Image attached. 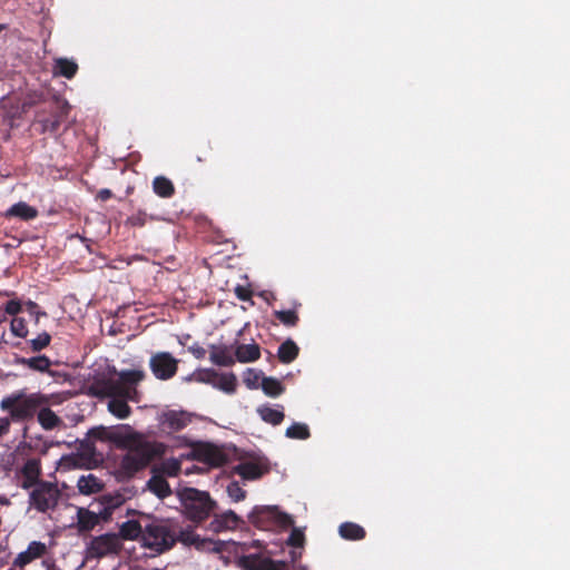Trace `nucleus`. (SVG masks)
Instances as JSON below:
<instances>
[{
	"label": "nucleus",
	"mask_w": 570,
	"mask_h": 570,
	"mask_svg": "<svg viewBox=\"0 0 570 570\" xmlns=\"http://www.w3.org/2000/svg\"><path fill=\"white\" fill-rule=\"evenodd\" d=\"M128 436L120 440L118 449L126 450L119 463V475L122 479H131L138 472L146 469L155 459L161 458L166 452V445L157 441H148L130 425H125Z\"/></svg>",
	"instance_id": "f257e3e1"
},
{
	"label": "nucleus",
	"mask_w": 570,
	"mask_h": 570,
	"mask_svg": "<svg viewBox=\"0 0 570 570\" xmlns=\"http://www.w3.org/2000/svg\"><path fill=\"white\" fill-rule=\"evenodd\" d=\"M47 402V395L26 390H17L3 396L0 401V410L13 420V423L32 422L38 413L39 406Z\"/></svg>",
	"instance_id": "f03ea898"
},
{
	"label": "nucleus",
	"mask_w": 570,
	"mask_h": 570,
	"mask_svg": "<svg viewBox=\"0 0 570 570\" xmlns=\"http://www.w3.org/2000/svg\"><path fill=\"white\" fill-rule=\"evenodd\" d=\"M146 373L142 370H122L118 373V379L101 377L95 380L89 386V392L94 396H122L130 397L136 394L134 387L144 381Z\"/></svg>",
	"instance_id": "7ed1b4c3"
},
{
	"label": "nucleus",
	"mask_w": 570,
	"mask_h": 570,
	"mask_svg": "<svg viewBox=\"0 0 570 570\" xmlns=\"http://www.w3.org/2000/svg\"><path fill=\"white\" fill-rule=\"evenodd\" d=\"M179 499L186 517L197 523L206 520L215 508V502L208 492L195 488L183 489L179 492Z\"/></svg>",
	"instance_id": "20e7f679"
},
{
	"label": "nucleus",
	"mask_w": 570,
	"mask_h": 570,
	"mask_svg": "<svg viewBox=\"0 0 570 570\" xmlns=\"http://www.w3.org/2000/svg\"><path fill=\"white\" fill-rule=\"evenodd\" d=\"M176 543V528L165 521L154 520L145 525L141 544L156 553L170 550Z\"/></svg>",
	"instance_id": "39448f33"
},
{
	"label": "nucleus",
	"mask_w": 570,
	"mask_h": 570,
	"mask_svg": "<svg viewBox=\"0 0 570 570\" xmlns=\"http://www.w3.org/2000/svg\"><path fill=\"white\" fill-rule=\"evenodd\" d=\"M248 520L261 530L287 529L294 524L293 518L277 505H256L248 514Z\"/></svg>",
	"instance_id": "423d86ee"
},
{
	"label": "nucleus",
	"mask_w": 570,
	"mask_h": 570,
	"mask_svg": "<svg viewBox=\"0 0 570 570\" xmlns=\"http://www.w3.org/2000/svg\"><path fill=\"white\" fill-rule=\"evenodd\" d=\"M61 492L56 483L42 481L29 493V505L38 512L46 513L55 510L60 500Z\"/></svg>",
	"instance_id": "0eeeda50"
},
{
	"label": "nucleus",
	"mask_w": 570,
	"mask_h": 570,
	"mask_svg": "<svg viewBox=\"0 0 570 570\" xmlns=\"http://www.w3.org/2000/svg\"><path fill=\"white\" fill-rule=\"evenodd\" d=\"M70 109L68 101L55 98L47 108L39 110L37 122L41 125V132H56L68 117Z\"/></svg>",
	"instance_id": "6e6552de"
},
{
	"label": "nucleus",
	"mask_w": 570,
	"mask_h": 570,
	"mask_svg": "<svg viewBox=\"0 0 570 570\" xmlns=\"http://www.w3.org/2000/svg\"><path fill=\"white\" fill-rule=\"evenodd\" d=\"M179 360L169 352H157L150 356L149 367L159 381H168L178 372Z\"/></svg>",
	"instance_id": "1a4fd4ad"
},
{
	"label": "nucleus",
	"mask_w": 570,
	"mask_h": 570,
	"mask_svg": "<svg viewBox=\"0 0 570 570\" xmlns=\"http://www.w3.org/2000/svg\"><path fill=\"white\" fill-rule=\"evenodd\" d=\"M193 458L199 462L220 466L226 462V455L216 445L207 442H195L191 444Z\"/></svg>",
	"instance_id": "9d476101"
},
{
	"label": "nucleus",
	"mask_w": 570,
	"mask_h": 570,
	"mask_svg": "<svg viewBox=\"0 0 570 570\" xmlns=\"http://www.w3.org/2000/svg\"><path fill=\"white\" fill-rule=\"evenodd\" d=\"M121 549V542L116 533H105L95 537L89 544L88 551L91 557L104 558L109 554L118 553Z\"/></svg>",
	"instance_id": "9b49d317"
},
{
	"label": "nucleus",
	"mask_w": 570,
	"mask_h": 570,
	"mask_svg": "<svg viewBox=\"0 0 570 570\" xmlns=\"http://www.w3.org/2000/svg\"><path fill=\"white\" fill-rule=\"evenodd\" d=\"M176 542L186 547H195L200 551L218 550L217 542L212 539L200 538L191 525L176 529Z\"/></svg>",
	"instance_id": "f8f14e48"
},
{
	"label": "nucleus",
	"mask_w": 570,
	"mask_h": 570,
	"mask_svg": "<svg viewBox=\"0 0 570 570\" xmlns=\"http://www.w3.org/2000/svg\"><path fill=\"white\" fill-rule=\"evenodd\" d=\"M40 460L36 458L28 459L20 469V488H22L23 490L35 489L36 487H38L39 483H42L43 481L40 480Z\"/></svg>",
	"instance_id": "ddd939ff"
},
{
	"label": "nucleus",
	"mask_w": 570,
	"mask_h": 570,
	"mask_svg": "<svg viewBox=\"0 0 570 570\" xmlns=\"http://www.w3.org/2000/svg\"><path fill=\"white\" fill-rule=\"evenodd\" d=\"M47 552L48 548L46 543L41 541H31L24 551L17 554L12 561V568L22 570L35 560L43 558Z\"/></svg>",
	"instance_id": "4468645a"
},
{
	"label": "nucleus",
	"mask_w": 570,
	"mask_h": 570,
	"mask_svg": "<svg viewBox=\"0 0 570 570\" xmlns=\"http://www.w3.org/2000/svg\"><path fill=\"white\" fill-rule=\"evenodd\" d=\"M233 471L245 480H256L267 473L269 466L265 461H247L234 466Z\"/></svg>",
	"instance_id": "2eb2a0df"
},
{
	"label": "nucleus",
	"mask_w": 570,
	"mask_h": 570,
	"mask_svg": "<svg viewBox=\"0 0 570 570\" xmlns=\"http://www.w3.org/2000/svg\"><path fill=\"white\" fill-rule=\"evenodd\" d=\"M125 425L118 428H94L90 430L89 435L100 441H110L119 448L121 444L120 440H125L128 436V430L125 429Z\"/></svg>",
	"instance_id": "dca6fc26"
},
{
	"label": "nucleus",
	"mask_w": 570,
	"mask_h": 570,
	"mask_svg": "<svg viewBox=\"0 0 570 570\" xmlns=\"http://www.w3.org/2000/svg\"><path fill=\"white\" fill-rule=\"evenodd\" d=\"M191 422V415L185 411L169 410L161 415V424L171 432L185 429Z\"/></svg>",
	"instance_id": "f3484780"
},
{
	"label": "nucleus",
	"mask_w": 570,
	"mask_h": 570,
	"mask_svg": "<svg viewBox=\"0 0 570 570\" xmlns=\"http://www.w3.org/2000/svg\"><path fill=\"white\" fill-rule=\"evenodd\" d=\"M37 421L43 430L50 431L59 428L62 424V420L49 407V397L47 402L39 406L38 413L36 414Z\"/></svg>",
	"instance_id": "a211bd4d"
},
{
	"label": "nucleus",
	"mask_w": 570,
	"mask_h": 570,
	"mask_svg": "<svg viewBox=\"0 0 570 570\" xmlns=\"http://www.w3.org/2000/svg\"><path fill=\"white\" fill-rule=\"evenodd\" d=\"M2 215L4 218L18 217L28 222L38 216V210L24 202H19L8 208Z\"/></svg>",
	"instance_id": "6ab92c4d"
},
{
	"label": "nucleus",
	"mask_w": 570,
	"mask_h": 570,
	"mask_svg": "<svg viewBox=\"0 0 570 570\" xmlns=\"http://www.w3.org/2000/svg\"><path fill=\"white\" fill-rule=\"evenodd\" d=\"M99 517L96 511H91L88 508H78L77 510V528L79 532H88L96 528L99 523Z\"/></svg>",
	"instance_id": "aec40b11"
},
{
	"label": "nucleus",
	"mask_w": 570,
	"mask_h": 570,
	"mask_svg": "<svg viewBox=\"0 0 570 570\" xmlns=\"http://www.w3.org/2000/svg\"><path fill=\"white\" fill-rule=\"evenodd\" d=\"M145 527L137 520H128L121 523L119 533L117 534L124 540H139L141 542Z\"/></svg>",
	"instance_id": "412c9836"
},
{
	"label": "nucleus",
	"mask_w": 570,
	"mask_h": 570,
	"mask_svg": "<svg viewBox=\"0 0 570 570\" xmlns=\"http://www.w3.org/2000/svg\"><path fill=\"white\" fill-rule=\"evenodd\" d=\"M110 400L108 402V411L115 415L116 417L124 420L127 419L131 414V409L127 403V400H134V396L122 397V396H109Z\"/></svg>",
	"instance_id": "4be33fe9"
},
{
	"label": "nucleus",
	"mask_w": 570,
	"mask_h": 570,
	"mask_svg": "<svg viewBox=\"0 0 570 570\" xmlns=\"http://www.w3.org/2000/svg\"><path fill=\"white\" fill-rule=\"evenodd\" d=\"M261 357V347L258 344H240L235 350V362L249 363Z\"/></svg>",
	"instance_id": "5701e85b"
},
{
	"label": "nucleus",
	"mask_w": 570,
	"mask_h": 570,
	"mask_svg": "<svg viewBox=\"0 0 570 570\" xmlns=\"http://www.w3.org/2000/svg\"><path fill=\"white\" fill-rule=\"evenodd\" d=\"M77 488L81 494L90 495L100 492L104 489V483L96 475L88 474L79 478Z\"/></svg>",
	"instance_id": "b1692460"
},
{
	"label": "nucleus",
	"mask_w": 570,
	"mask_h": 570,
	"mask_svg": "<svg viewBox=\"0 0 570 570\" xmlns=\"http://www.w3.org/2000/svg\"><path fill=\"white\" fill-rule=\"evenodd\" d=\"M210 361L218 366H233L235 364V356L232 355L227 346L212 345Z\"/></svg>",
	"instance_id": "393cba45"
},
{
	"label": "nucleus",
	"mask_w": 570,
	"mask_h": 570,
	"mask_svg": "<svg viewBox=\"0 0 570 570\" xmlns=\"http://www.w3.org/2000/svg\"><path fill=\"white\" fill-rule=\"evenodd\" d=\"M154 193L161 198H170L175 195V186L173 181L165 176H157L153 180Z\"/></svg>",
	"instance_id": "a878e982"
},
{
	"label": "nucleus",
	"mask_w": 570,
	"mask_h": 570,
	"mask_svg": "<svg viewBox=\"0 0 570 570\" xmlns=\"http://www.w3.org/2000/svg\"><path fill=\"white\" fill-rule=\"evenodd\" d=\"M147 487L159 499H165L171 494L169 483L161 475H153L148 480Z\"/></svg>",
	"instance_id": "bb28decb"
},
{
	"label": "nucleus",
	"mask_w": 570,
	"mask_h": 570,
	"mask_svg": "<svg viewBox=\"0 0 570 570\" xmlns=\"http://www.w3.org/2000/svg\"><path fill=\"white\" fill-rule=\"evenodd\" d=\"M298 353L299 348L296 345V343L293 340L288 338L279 345L277 356L279 362L284 364H289L298 356Z\"/></svg>",
	"instance_id": "cd10ccee"
},
{
	"label": "nucleus",
	"mask_w": 570,
	"mask_h": 570,
	"mask_svg": "<svg viewBox=\"0 0 570 570\" xmlns=\"http://www.w3.org/2000/svg\"><path fill=\"white\" fill-rule=\"evenodd\" d=\"M257 413L264 422L274 426L279 425L285 419L283 410L274 409L268 405L259 406Z\"/></svg>",
	"instance_id": "c85d7f7f"
},
{
	"label": "nucleus",
	"mask_w": 570,
	"mask_h": 570,
	"mask_svg": "<svg viewBox=\"0 0 570 570\" xmlns=\"http://www.w3.org/2000/svg\"><path fill=\"white\" fill-rule=\"evenodd\" d=\"M338 533L345 540H362L366 535L364 528L353 522L342 523Z\"/></svg>",
	"instance_id": "c756f323"
},
{
	"label": "nucleus",
	"mask_w": 570,
	"mask_h": 570,
	"mask_svg": "<svg viewBox=\"0 0 570 570\" xmlns=\"http://www.w3.org/2000/svg\"><path fill=\"white\" fill-rule=\"evenodd\" d=\"M55 70L56 73L67 79H71L78 71V65L73 60L59 58L56 60Z\"/></svg>",
	"instance_id": "7c9ffc66"
},
{
	"label": "nucleus",
	"mask_w": 570,
	"mask_h": 570,
	"mask_svg": "<svg viewBox=\"0 0 570 570\" xmlns=\"http://www.w3.org/2000/svg\"><path fill=\"white\" fill-rule=\"evenodd\" d=\"M20 364L38 372H47L51 366V361L46 355H38L29 358H21Z\"/></svg>",
	"instance_id": "2f4dec72"
},
{
	"label": "nucleus",
	"mask_w": 570,
	"mask_h": 570,
	"mask_svg": "<svg viewBox=\"0 0 570 570\" xmlns=\"http://www.w3.org/2000/svg\"><path fill=\"white\" fill-rule=\"evenodd\" d=\"M215 387L224 391L225 393H235L237 387V379L234 373H218V379Z\"/></svg>",
	"instance_id": "473e14b6"
},
{
	"label": "nucleus",
	"mask_w": 570,
	"mask_h": 570,
	"mask_svg": "<svg viewBox=\"0 0 570 570\" xmlns=\"http://www.w3.org/2000/svg\"><path fill=\"white\" fill-rule=\"evenodd\" d=\"M248 570H274L275 563L271 559H262L257 556H248L244 560Z\"/></svg>",
	"instance_id": "72a5a7b5"
},
{
	"label": "nucleus",
	"mask_w": 570,
	"mask_h": 570,
	"mask_svg": "<svg viewBox=\"0 0 570 570\" xmlns=\"http://www.w3.org/2000/svg\"><path fill=\"white\" fill-rule=\"evenodd\" d=\"M263 392L271 396L276 397L284 392V386L282 383L275 377H263L261 383Z\"/></svg>",
	"instance_id": "f704fd0d"
},
{
	"label": "nucleus",
	"mask_w": 570,
	"mask_h": 570,
	"mask_svg": "<svg viewBox=\"0 0 570 570\" xmlns=\"http://www.w3.org/2000/svg\"><path fill=\"white\" fill-rule=\"evenodd\" d=\"M273 315L286 327H295L299 322V316L295 308L287 311H274Z\"/></svg>",
	"instance_id": "c9c22d12"
},
{
	"label": "nucleus",
	"mask_w": 570,
	"mask_h": 570,
	"mask_svg": "<svg viewBox=\"0 0 570 570\" xmlns=\"http://www.w3.org/2000/svg\"><path fill=\"white\" fill-rule=\"evenodd\" d=\"M218 528L235 529L242 522L240 518L232 510H228L219 515H216Z\"/></svg>",
	"instance_id": "e433bc0d"
},
{
	"label": "nucleus",
	"mask_w": 570,
	"mask_h": 570,
	"mask_svg": "<svg viewBox=\"0 0 570 570\" xmlns=\"http://www.w3.org/2000/svg\"><path fill=\"white\" fill-rule=\"evenodd\" d=\"M285 435L288 439L307 440L311 432L307 424L295 422L286 429Z\"/></svg>",
	"instance_id": "4c0bfd02"
},
{
	"label": "nucleus",
	"mask_w": 570,
	"mask_h": 570,
	"mask_svg": "<svg viewBox=\"0 0 570 570\" xmlns=\"http://www.w3.org/2000/svg\"><path fill=\"white\" fill-rule=\"evenodd\" d=\"M125 501L126 498L124 497V494L119 492L102 494L99 498V504H107L112 510H116L117 508L121 507L125 503Z\"/></svg>",
	"instance_id": "58836bf2"
},
{
	"label": "nucleus",
	"mask_w": 570,
	"mask_h": 570,
	"mask_svg": "<svg viewBox=\"0 0 570 570\" xmlns=\"http://www.w3.org/2000/svg\"><path fill=\"white\" fill-rule=\"evenodd\" d=\"M50 342L51 335L47 332H42L36 338L27 341V344L30 346L32 352H40L49 346Z\"/></svg>",
	"instance_id": "ea45409f"
},
{
	"label": "nucleus",
	"mask_w": 570,
	"mask_h": 570,
	"mask_svg": "<svg viewBox=\"0 0 570 570\" xmlns=\"http://www.w3.org/2000/svg\"><path fill=\"white\" fill-rule=\"evenodd\" d=\"M10 331L14 336L26 338L29 333L26 320L18 316L13 317L10 323Z\"/></svg>",
	"instance_id": "a19ab883"
},
{
	"label": "nucleus",
	"mask_w": 570,
	"mask_h": 570,
	"mask_svg": "<svg viewBox=\"0 0 570 570\" xmlns=\"http://www.w3.org/2000/svg\"><path fill=\"white\" fill-rule=\"evenodd\" d=\"M262 373L256 370L248 368L244 373L243 381L248 389H257L262 383Z\"/></svg>",
	"instance_id": "79ce46f5"
},
{
	"label": "nucleus",
	"mask_w": 570,
	"mask_h": 570,
	"mask_svg": "<svg viewBox=\"0 0 570 570\" xmlns=\"http://www.w3.org/2000/svg\"><path fill=\"white\" fill-rule=\"evenodd\" d=\"M218 379V372L213 368H203L196 373V380L202 383L210 384L215 387Z\"/></svg>",
	"instance_id": "37998d69"
},
{
	"label": "nucleus",
	"mask_w": 570,
	"mask_h": 570,
	"mask_svg": "<svg viewBox=\"0 0 570 570\" xmlns=\"http://www.w3.org/2000/svg\"><path fill=\"white\" fill-rule=\"evenodd\" d=\"M227 493L235 502H239L246 498V491L242 489L237 481H233L228 484Z\"/></svg>",
	"instance_id": "c03bdc74"
},
{
	"label": "nucleus",
	"mask_w": 570,
	"mask_h": 570,
	"mask_svg": "<svg viewBox=\"0 0 570 570\" xmlns=\"http://www.w3.org/2000/svg\"><path fill=\"white\" fill-rule=\"evenodd\" d=\"M305 542V535L302 530L294 528L286 543L294 548H302Z\"/></svg>",
	"instance_id": "a18cd8bd"
},
{
	"label": "nucleus",
	"mask_w": 570,
	"mask_h": 570,
	"mask_svg": "<svg viewBox=\"0 0 570 570\" xmlns=\"http://www.w3.org/2000/svg\"><path fill=\"white\" fill-rule=\"evenodd\" d=\"M147 214L142 210H138L127 218V224L132 227H142L147 223Z\"/></svg>",
	"instance_id": "49530a36"
},
{
	"label": "nucleus",
	"mask_w": 570,
	"mask_h": 570,
	"mask_svg": "<svg viewBox=\"0 0 570 570\" xmlns=\"http://www.w3.org/2000/svg\"><path fill=\"white\" fill-rule=\"evenodd\" d=\"M27 311L31 316L35 317V322L38 323L40 317H46L47 313L45 311H41L39 305L33 301H28L26 303Z\"/></svg>",
	"instance_id": "de8ad7c7"
},
{
	"label": "nucleus",
	"mask_w": 570,
	"mask_h": 570,
	"mask_svg": "<svg viewBox=\"0 0 570 570\" xmlns=\"http://www.w3.org/2000/svg\"><path fill=\"white\" fill-rule=\"evenodd\" d=\"M22 311V304L19 299H10L4 304V312L9 315L17 317Z\"/></svg>",
	"instance_id": "09e8293b"
},
{
	"label": "nucleus",
	"mask_w": 570,
	"mask_h": 570,
	"mask_svg": "<svg viewBox=\"0 0 570 570\" xmlns=\"http://www.w3.org/2000/svg\"><path fill=\"white\" fill-rule=\"evenodd\" d=\"M114 511L115 510H112L107 504H99V509L96 511V513L99 517V521L108 522L111 519Z\"/></svg>",
	"instance_id": "8fccbe9b"
},
{
	"label": "nucleus",
	"mask_w": 570,
	"mask_h": 570,
	"mask_svg": "<svg viewBox=\"0 0 570 570\" xmlns=\"http://www.w3.org/2000/svg\"><path fill=\"white\" fill-rule=\"evenodd\" d=\"M11 423L13 420L7 414L4 417H0V438L7 435L10 432Z\"/></svg>",
	"instance_id": "3c124183"
},
{
	"label": "nucleus",
	"mask_w": 570,
	"mask_h": 570,
	"mask_svg": "<svg viewBox=\"0 0 570 570\" xmlns=\"http://www.w3.org/2000/svg\"><path fill=\"white\" fill-rule=\"evenodd\" d=\"M235 294L240 301H249L252 298V291L248 287L238 285L235 288Z\"/></svg>",
	"instance_id": "603ef678"
},
{
	"label": "nucleus",
	"mask_w": 570,
	"mask_h": 570,
	"mask_svg": "<svg viewBox=\"0 0 570 570\" xmlns=\"http://www.w3.org/2000/svg\"><path fill=\"white\" fill-rule=\"evenodd\" d=\"M188 351L197 358L202 360L206 355V350L200 346L198 343L193 344L188 347Z\"/></svg>",
	"instance_id": "864d4df0"
},
{
	"label": "nucleus",
	"mask_w": 570,
	"mask_h": 570,
	"mask_svg": "<svg viewBox=\"0 0 570 570\" xmlns=\"http://www.w3.org/2000/svg\"><path fill=\"white\" fill-rule=\"evenodd\" d=\"M41 563L46 570H62L53 559H43Z\"/></svg>",
	"instance_id": "5fc2aeb1"
},
{
	"label": "nucleus",
	"mask_w": 570,
	"mask_h": 570,
	"mask_svg": "<svg viewBox=\"0 0 570 570\" xmlns=\"http://www.w3.org/2000/svg\"><path fill=\"white\" fill-rule=\"evenodd\" d=\"M97 197L102 202L108 200L112 197V191L107 188L100 189Z\"/></svg>",
	"instance_id": "6e6d98bb"
},
{
	"label": "nucleus",
	"mask_w": 570,
	"mask_h": 570,
	"mask_svg": "<svg viewBox=\"0 0 570 570\" xmlns=\"http://www.w3.org/2000/svg\"><path fill=\"white\" fill-rule=\"evenodd\" d=\"M179 470V465L177 462L173 463V465L170 466V469L168 470V474L169 475H176L177 472Z\"/></svg>",
	"instance_id": "4d7b16f0"
},
{
	"label": "nucleus",
	"mask_w": 570,
	"mask_h": 570,
	"mask_svg": "<svg viewBox=\"0 0 570 570\" xmlns=\"http://www.w3.org/2000/svg\"><path fill=\"white\" fill-rule=\"evenodd\" d=\"M0 502L6 503V504L9 503V501L7 499H0Z\"/></svg>",
	"instance_id": "13d9d810"
},
{
	"label": "nucleus",
	"mask_w": 570,
	"mask_h": 570,
	"mask_svg": "<svg viewBox=\"0 0 570 570\" xmlns=\"http://www.w3.org/2000/svg\"><path fill=\"white\" fill-rule=\"evenodd\" d=\"M197 160H198V161H204V160H206V158H203V157L198 156V157H197Z\"/></svg>",
	"instance_id": "bf43d9fd"
}]
</instances>
